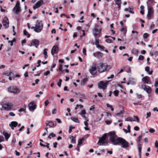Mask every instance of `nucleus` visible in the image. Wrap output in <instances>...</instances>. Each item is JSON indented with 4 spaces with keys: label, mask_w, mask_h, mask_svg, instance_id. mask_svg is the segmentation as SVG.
Returning a JSON list of instances; mask_svg holds the SVG:
<instances>
[{
    "label": "nucleus",
    "mask_w": 158,
    "mask_h": 158,
    "mask_svg": "<svg viewBox=\"0 0 158 158\" xmlns=\"http://www.w3.org/2000/svg\"><path fill=\"white\" fill-rule=\"evenodd\" d=\"M16 141V139L15 138H13L12 141V144L14 145Z\"/></svg>",
    "instance_id": "nucleus-57"
},
{
    "label": "nucleus",
    "mask_w": 158,
    "mask_h": 158,
    "mask_svg": "<svg viewBox=\"0 0 158 158\" xmlns=\"http://www.w3.org/2000/svg\"><path fill=\"white\" fill-rule=\"evenodd\" d=\"M43 23L41 21L37 20L36 22L35 27L36 32H41L43 28Z\"/></svg>",
    "instance_id": "nucleus-3"
},
{
    "label": "nucleus",
    "mask_w": 158,
    "mask_h": 158,
    "mask_svg": "<svg viewBox=\"0 0 158 158\" xmlns=\"http://www.w3.org/2000/svg\"><path fill=\"white\" fill-rule=\"evenodd\" d=\"M43 4V2L42 0H40L38 1L33 6V9L35 10Z\"/></svg>",
    "instance_id": "nucleus-17"
},
{
    "label": "nucleus",
    "mask_w": 158,
    "mask_h": 158,
    "mask_svg": "<svg viewBox=\"0 0 158 158\" xmlns=\"http://www.w3.org/2000/svg\"><path fill=\"white\" fill-rule=\"evenodd\" d=\"M94 56L95 57L98 59L102 57L103 56V54L100 52H98L94 53H93Z\"/></svg>",
    "instance_id": "nucleus-19"
},
{
    "label": "nucleus",
    "mask_w": 158,
    "mask_h": 158,
    "mask_svg": "<svg viewBox=\"0 0 158 158\" xmlns=\"http://www.w3.org/2000/svg\"><path fill=\"white\" fill-rule=\"evenodd\" d=\"M29 109L31 111H33L36 108V105L34 102H31L28 105Z\"/></svg>",
    "instance_id": "nucleus-14"
},
{
    "label": "nucleus",
    "mask_w": 158,
    "mask_h": 158,
    "mask_svg": "<svg viewBox=\"0 0 158 158\" xmlns=\"http://www.w3.org/2000/svg\"><path fill=\"white\" fill-rule=\"evenodd\" d=\"M122 29L120 30L121 31L123 32L125 34L127 32V30L123 27H122Z\"/></svg>",
    "instance_id": "nucleus-40"
},
{
    "label": "nucleus",
    "mask_w": 158,
    "mask_h": 158,
    "mask_svg": "<svg viewBox=\"0 0 158 158\" xmlns=\"http://www.w3.org/2000/svg\"><path fill=\"white\" fill-rule=\"evenodd\" d=\"M23 34L24 35L27 36L28 38H29L30 36V34L27 31L26 29H25L23 31Z\"/></svg>",
    "instance_id": "nucleus-35"
},
{
    "label": "nucleus",
    "mask_w": 158,
    "mask_h": 158,
    "mask_svg": "<svg viewBox=\"0 0 158 158\" xmlns=\"http://www.w3.org/2000/svg\"><path fill=\"white\" fill-rule=\"evenodd\" d=\"M141 87L143 89L146 91L148 94H150L152 92L151 88L148 86L147 85L145 84L142 85Z\"/></svg>",
    "instance_id": "nucleus-12"
},
{
    "label": "nucleus",
    "mask_w": 158,
    "mask_h": 158,
    "mask_svg": "<svg viewBox=\"0 0 158 158\" xmlns=\"http://www.w3.org/2000/svg\"><path fill=\"white\" fill-rule=\"evenodd\" d=\"M149 131L151 133H153L155 131V130L151 128L149 129Z\"/></svg>",
    "instance_id": "nucleus-51"
},
{
    "label": "nucleus",
    "mask_w": 158,
    "mask_h": 158,
    "mask_svg": "<svg viewBox=\"0 0 158 158\" xmlns=\"http://www.w3.org/2000/svg\"><path fill=\"white\" fill-rule=\"evenodd\" d=\"M109 134L110 136V140L113 144L120 145L121 148H123L126 149L129 147V143L122 138H117L114 131L110 132Z\"/></svg>",
    "instance_id": "nucleus-1"
},
{
    "label": "nucleus",
    "mask_w": 158,
    "mask_h": 158,
    "mask_svg": "<svg viewBox=\"0 0 158 158\" xmlns=\"http://www.w3.org/2000/svg\"><path fill=\"white\" fill-rule=\"evenodd\" d=\"M8 91L9 92L16 94L20 92V89L16 86H10L8 88Z\"/></svg>",
    "instance_id": "nucleus-6"
},
{
    "label": "nucleus",
    "mask_w": 158,
    "mask_h": 158,
    "mask_svg": "<svg viewBox=\"0 0 158 158\" xmlns=\"http://www.w3.org/2000/svg\"><path fill=\"white\" fill-rule=\"evenodd\" d=\"M59 51V48L57 46L54 45L52 48L51 51V53L52 55H53L55 54H57Z\"/></svg>",
    "instance_id": "nucleus-16"
},
{
    "label": "nucleus",
    "mask_w": 158,
    "mask_h": 158,
    "mask_svg": "<svg viewBox=\"0 0 158 158\" xmlns=\"http://www.w3.org/2000/svg\"><path fill=\"white\" fill-rule=\"evenodd\" d=\"M139 119L138 117L137 116H134L133 118H132V121L134 122L137 121L138 122H139Z\"/></svg>",
    "instance_id": "nucleus-30"
},
{
    "label": "nucleus",
    "mask_w": 158,
    "mask_h": 158,
    "mask_svg": "<svg viewBox=\"0 0 158 158\" xmlns=\"http://www.w3.org/2000/svg\"><path fill=\"white\" fill-rule=\"evenodd\" d=\"M2 107L5 110L10 111L11 110L13 107V105L11 103H5L2 105Z\"/></svg>",
    "instance_id": "nucleus-7"
},
{
    "label": "nucleus",
    "mask_w": 158,
    "mask_h": 158,
    "mask_svg": "<svg viewBox=\"0 0 158 158\" xmlns=\"http://www.w3.org/2000/svg\"><path fill=\"white\" fill-rule=\"evenodd\" d=\"M83 53L84 55H86V49L85 48H84L83 49Z\"/></svg>",
    "instance_id": "nucleus-46"
},
{
    "label": "nucleus",
    "mask_w": 158,
    "mask_h": 158,
    "mask_svg": "<svg viewBox=\"0 0 158 158\" xmlns=\"http://www.w3.org/2000/svg\"><path fill=\"white\" fill-rule=\"evenodd\" d=\"M40 43L39 41L37 39H34L31 41V45H29V46H34L36 48H37Z\"/></svg>",
    "instance_id": "nucleus-13"
},
{
    "label": "nucleus",
    "mask_w": 158,
    "mask_h": 158,
    "mask_svg": "<svg viewBox=\"0 0 158 158\" xmlns=\"http://www.w3.org/2000/svg\"><path fill=\"white\" fill-rule=\"evenodd\" d=\"M85 139L83 138L80 139L78 140L77 146H79L80 145L81 146L82 144V142Z\"/></svg>",
    "instance_id": "nucleus-29"
},
{
    "label": "nucleus",
    "mask_w": 158,
    "mask_h": 158,
    "mask_svg": "<svg viewBox=\"0 0 158 158\" xmlns=\"http://www.w3.org/2000/svg\"><path fill=\"white\" fill-rule=\"evenodd\" d=\"M3 134L5 137L6 140H7L10 137V135L6 131L3 132Z\"/></svg>",
    "instance_id": "nucleus-25"
},
{
    "label": "nucleus",
    "mask_w": 158,
    "mask_h": 158,
    "mask_svg": "<svg viewBox=\"0 0 158 158\" xmlns=\"http://www.w3.org/2000/svg\"><path fill=\"white\" fill-rule=\"evenodd\" d=\"M21 8L20 6V3L19 1L17 2L15 6L13 8V11L15 14H18L20 11Z\"/></svg>",
    "instance_id": "nucleus-10"
},
{
    "label": "nucleus",
    "mask_w": 158,
    "mask_h": 158,
    "mask_svg": "<svg viewBox=\"0 0 158 158\" xmlns=\"http://www.w3.org/2000/svg\"><path fill=\"white\" fill-rule=\"evenodd\" d=\"M95 44L96 45L97 47H98L100 45L99 44V40L98 39L96 40Z\"/></svg>",
    "instance_id": "nucleus-42"
},
{
    "label": "nucleus",
    "mask_w": 158,
    "mask_h": 158,
    "mask_svg": "<svg viewBox=\"0 0 158 158\" xmlns=\"http://www.w3.org/2000/svg\"><path fill=\"white\" fill-rule=\"evenodd\" d=\"M133 9L131 8H130V10H129V12L132 14H134V12L133 11Z\"/></svg>",
    "instance_id": "nucleus-59"
},
{
    "label": "nucleus",
    "mask_w": 158,
    "mask_h": 158,
    "mask_svg": "<svg viewBox=\"0 0 158 158\" xmlns=\"http://www.w3.org/2000/svg\"><path fill=\"white\" fill-rule=\"evenodd\" d=\"M109 81H100L98 85V88L103 90L105 89L106 88L107 85Z\"/></svg>",
    "instance_id": "nucleus-5"
},
{
    "label": "nucleus",
    "mask_w": 158,
    "mask_h": 158,
    "mask_svg": "<svg viewBox=\"0 0 158 158\" xmlns=\"http://www.w3.org/2000/svg\"><path fill=\"white\" fill-rule=\"evenodd\" d=\"M48 49H44V50L43 54L44 55V58L45 59H46L48 58V56L47 55V51Z\"/></svg>",
    "instance_id": "nucleus-27"
},
{
    "label": "nucleus",
    "mask_w": 158,
    "mask_h": 158,
    "mask_svg": "<svg viewBox=\"0 0 158 158\" xmlns=\"http://www.w3.org/2000/svg\"><path fill=\"white\" fill-rule=\"evenodd\" d=\"M78 114L81 115L83 114H86V112L85 110H82L78 113Z\"/></svg>",
    "instance_id": "nucleus-38"
},
{
    "label": "nucleus",
    "mask_w": 158,
    "mask_h": 158,
    "mask_svg": "<svg viewBox=\"0 0 158 158\" xmlns=\"http://www.w3.org/2000/svg\"><path fill=\"white\" fill-rule=\"evenodd\" d=\"M45 143L47 144L46 145H44L42 144L41 143H40V146L44 147H46L47 148H49V144L48 143Z\"/></svg>",
    "instance_id": "nucleus-34"
},
{
    "label": "nucleus",
    "mask_w": 158,
    "mask_h": 158,
    "mask_svg": "<svg viewBox=\"0 0 158 158\" xmlns=\"http://www.w3.org/2000/svg\"><path fill=\"white\" fill-rule=\"evenodd\" d=\"M9 114L10 115L12 116H15V114L13 112H10L9 113Z\"/></svg>",
    "instance_id": "nucleus-63"
},
{
    "label": "nucleus",
    "mask_w": 158,
    "mask_h": 158,
    "mask_svg": "<svg viewBox=\"0 0 158 158\" xmlns=\"http://www.w3.org/2000/svg\"><path fill=\"white\" fill-rule=\"evenodd\" d=\"M102 29L101 26L98 25H96L95 26L94 30L96 32L98 33H95L94 35L95 37H100V33Z\"/></svg>",
    "instance_id": "nucleus-9"
},
{
    "label": "nucleus",
    "mask_w": 158,
    "mask_h": 158,
    "mask_svg": "<svg viewBox=\"0 0 158 158\" xmlns=\"http://www.w3.org/2000/svg\"><path fill=\"white\" fill-rule=\"evenodd\" d=\"M26 109V106H24L23 107V108H20L19 110V111L20 112H21L22 111L25 112Z\"/></svg>",
    "instance_id": "nucleus-36"
},
{
    "label": "nucleus",
    "mask_w": 158,
    "mask_h": 158,
    "mask_svg": "<svg viewBox=\"0 0 158 158\" xmlns=\"http://www.w3.org/2000/svg\"><path fill=\"white\" fill-rule=\"evenodd\" d=\"M134 129L137 131H138L139 130V128L138 126H135L134 127Z\"/></svg>",
    "instance_id": "nucleus-64"
},
{
    "label": "nucleus",
    "mask_w": 158,
    "mask_h": 158,
    "mask_svg": "<svg viewBox=\"0 0 158 158\" xmlns=\"http://www.w3.org/2000/svg\"><path fill=\"white\" fill-rule=\"evenodd\" d=\"M144 56L142 55H140L139 57V60H143L144 59Z\"/></svg>",
    "instance_id": "nucleus-50"
},
{
    "label": "nucleus",
    "mask_w": 158,
    "mask_h": 158,
    "mask_svg": "<svg viewBox=\"0 0 158 158\" xmlns=\"http://www.w3.org/2000/svg\"><path fill=\"white\" fill-rule=\"evenodd\" d=\"M37 62L38 65L37 66V67H38L40 66V63L41 62V61L40 60H38Z\"/></svg>",
    "instance_id": "nucleus-61"
},
{
    "label": "nucleus",
    "mask_w": 158,
    "mask_h": 158,
    "mask_svg": "<svg viewBox=\"0 0 158 158\" xmlns=\"http://www.w3.org/2000/svg\"><path fill=\"white\" fill-rule=\"evenodd\" d=\"M71 119L73 122L76 123H79L80 121L78 120V118L76 117H72L71 118Z\"/></svg>",
    "instance_id": "nucleus-26"
},
{
    "label": "nucleus",
    "mask_w": 158,
    "mask_h": 158,
    "mask_svg": "<svg viewBox=\"0 0 158 158\" xmlns=\"http://www.w3.org/2000/svg\"><path fill=\"white\" fill-rule=\"evenodd\" d=\"M119 91L117 89H115L114 92L113 93L115 96L117 97L118 95Z\"/></svg>",
    "instance_id": "nucleus-37"
},
{
    "label": "nucleus",
    "mask_w": 158,
    "mask_h": 158,
    "mask_svg": "<svg viewBox=\"0 0 158 158\" xmlns=\"http://www.w3.org/2000/svg\"><path fill=\"white\" fill-rule=\"evenodd\" d=\"M70 139H71V142L72 143H74L76 142V139L75 137L71 136L70 137Z\"/></svg>",
    "instance_id": "nucleus-31"
},
{
    "label": "nucleus",
    "mask_w": 158,
    "mask_h": 158,
    "mask_svg": "<svg viewBox=\"0 0 158 158\" xmlns=\"http://www.w3.org/2000/svg\"><path fill=\"white\" fill-rule=\"evenodd\" d=\"M151 113L150 112L147 113V114H146L147 117H146V118H148L150 117L151 116Z\"/></svg>",
    "instance_id": "nucleus-53"
},
{
    "label": "nucleus",
    "mask_w": 158,
    "mask_h": 158,
    "mask_svg": "<svg viewBox=\"0 0 158 158\" xmlns=\"http://www.w3.org/2000/svg\"><path fill=\"white\" fill-rule=\"evenodd\" d=\"M50 135V136H51V137H54L56 136V135L54 134L53 133H51Z\"/></svg>",
    "instance_id": "nucleus-62"
},
{
    "label": "nucleus",
    "mask_w": 158,
    "mask_h": 158,
    "mask_svg": "<svg viewBox=\"0 0 158 158\" xmlns=\"http://www.w3.org/2000/svg\"><path fill=\"white\" fill-rule=\"evenodd\" d=\"M150 67L149 66H147L145 68V70L148 72V74L151 75L152 74V71H149Z\"/></svg>",
    "instance_id": "nucleus-28"
},
{
    "label": "nucleus",
    "mask_w": 158,
    "mask_h": 158,
    "mask_svg": "<svg viewBox=\"0 0 158 158\" xmlns=\"http://www.w3.org/2000/svg\"><path fill=\"white\" fill-rule=\"evenodd\" d=\"M83 18H84L83 16H82L80 19V20H81V21H78V22L79 23H83L84 22V20H83Z\"/></svg>",
    "instance_id": "nucleus-56"
},
{
    "label": "nucleus",
    "mask_w": 158,
    "mask_h": 158,
    "mask_svg": "<svg viewBox=\"0 0 158 158\" xmlns=\"http://www.w3.org/2000/svg\"><path fill=\"white\" fill-rule=\"evenodd\" d=\"M111 69V66L106 63H100L98 67V70L99 72L102 73L108 71Z\"/></svg>",
    "instance_id": "nucleus-2"
},
{
    "label": "nucleus",
    "mask_w": 158,
    "mask_h": 158,
    "mask_svg": "<svg viewBox=\"0 0 158 158\" xmlns=\"http://www.w3.org/2000/svg\"><path fill=\"white\" fill-rule=\"evenodd\" d=\"M106 135L104 134L101 138H99V140L98 143L100 145H106L107 144L108 142L106 140Z\"/></svg>",
    "instance_id": "nucleus-4"
},
{
    "label": "nucleus",
    "mask_w": 158,
    "mask_h": 158,
    "mask_svg": "<svg viewBox=\"0 0 158 158\" xmlns=\"http://www.w3.org/2000/svg\"><path fill=\"white\" fill-rule=\"evenodd\" d=\"M132 51L133 53L135 54H138L139 52L138 49L136 48H133L132 49Z\"/></svg>",
    "instance_id": "nucleus-41"
},
{
    "label": "nucleus",
    "mask_w": 158,
    "mask_h": 158,
    "mask_svg": "<svg viewBox=\"0 0 158 158\" xmlns=\"http://www.w3.org/2000/svg\"><path fill=\"white\" fill-rule=\"evenodd\" d=\"M125 120L126 121H132V118L130 117H127L125 119Z\"/></svg>",
    "instance_id": "nucleus-44"
},
{
    "label": "nucleus",
    "mask_w": 158,
    "mask_h": 158,
    "mask_svg": "<svg viewBox=\"0 0 158 158\" xmlns=\"http://www.w3.org/2000/svg\"><path fill=\"white\" fill-rule=\"evenodd\" d=\"M52 112L53 114H55L56 112V109H54L52 110Z\"/></svg>",
    "instance_id": "nucleus-60"
},
{
    "label": "nucleus",
    "mask_w": 158,
    "mask_h": 158,
    "mask_svg": "<svg viewBox=\"0 0 158 158\" xmlns=\"http://www.w3.org/2000/svg\"><path fill=\"white\" fill-rule=\"evenodd\" d=\"M149 36V35L147 33H145L143 35V37L144 39L147 38Z\"/></svg>",
    "instance_id": "nucleus-45"
},
{
    "label": "nucleus",
    "mask_w": 158,
    "mask_h": 158,
    "mask_svg": "<svg viewBox=\"0 0 158 158\" xmlns=\"http://www.w3.org/2000/svg\"><path fill=\"white\" fill-rule=\"evenodd\" d=\"M142 81L146 84L151 83V81L150 78L148 76H145L143 77L142 79Z\"/></svg>",
    "instance_id": "nucleus-18"
},
{
    "label": "nucleus",
    "mask_w": 158,
    "mask_h": 158,
    "mask_svg": "<svg viewBox=\"0 0 158 158\" xmlns=\"http://www.w3.org/2000/svg\"><path fill=\"white\" fill-rule=\"evenodd\" d=\"M47 123H45L46 126H48L50 127H51L54 125V123L53 122L50 121H47Z\"/></svg>",
    "instance_id": "nucleus-22"
},
{
    "label": "nucleus",
    "mask_w": 158,
    "mask_h": 158,
    "mask_svg": "<svg viewBox=\"0 0 158 158\" xmlns=\"http://www.w3.org/2000/svg\"><path fill=\"white\" fill-rule=\"evenodd\" d=\"M115 115L116 116H119V117L123 118V112L122 111H121L120 112L117 113L115 114Z\"/></svg>",
    "instance_id": "nucleus-32"
},
{
    "label": "nucleus",
    "mask_w": 158,
    "mask_h": 158,
    "mask_svg": "<svg viewBox=\"0 0 158 158\" xmlns=\"http://www.w3.org/2000/svg\"><path fill=\"white\" fill-rule=\"evenodd\" d=\"M2 23L3 25L5 27V28H7L9 26V21L8 18L6 17L3 19Z\"/></svg>",
    "instance_id": "nucleus-15"
},
{
    "label": "nucleus",
    "mask_w": 158,
    "mask_h": 158,
    "mask_svg": "<svg viewBox=\"0 0 158 158\" xmlns=\"http://www.w3.org/2000/svg\"><path fill=\"white\" fill-rule=\"evenodd\" d=\"M155 26V25L154 24H153V23H152L151 26L150 27V28L151 29H153L154 27Z\"/></svg>",
    "instance_id": "nucleus-54"
},
{
    "label": "nucleus",
    "mask_w": 158,
    "mask_h": 158,
    "mask_svg": "<svg viewBox=\"0 0 158 158\" xmlns=\"http://www.w3.org/2000/svg\"><path fill=\"white\" fill-rule=\"evenodd\" d=\"M74 128H75L74 127H73L72 126H70L69 127V132L70 133L71 132V131L72 130V129H74Z\"/></svg>",
    "instance_id": "nucleus-49"
},
{
    "label": "nucleus",
    "mask_w": 158,
    "mask_h": 158,
    "mask_svg": "<svg viewBox=\"0 0 158 158\" xmlns=\"http://www.w3.org/2000/svg\"><path fill=\"white\" fill-rule=\"evenodd\" d=\"M2 74L9 77L12 74H13V73L11 71H10L6 72H3V73Z\"/></svg>",
    "instance_id": "nucleus-23"
},
{
    "label": "nucleus",
    "mask_w": 158,
    "mask_h": 158,
    "mask_svg": "<svg viewBox=\"0 0 158 158\" xmlns=\"http://www.w3.org/2000/svg\"><path fill=\"white\" fill-rule=\"evenodd\" d=\"M87 81V79L86 78H84L81 82V85L82 86L84 85Z\"/></svg>",
    "instance_id": "nucleus-33"
},
{
    "label": "nucleus",
    "mask_w": 158,
    "mask_h": 158,
    "mask_svg": "<svg viewBox=\"0 0 158 158\" xmlns=\"http://www.w3.org/2000/svg\"><path fill=\"white\" fill-rule=\"evenodd\" d=\"M106 43H112L113 41L111 40V38H109L106 39Z\"/></svg>",
    "instance_id": "nucleus-39"
},
{
    "label": "nucleus",
    "mask_w": 158,
    "mask_h": 158,
    "mask_svg": "<svg viewBox=\"0 0 158 158\" xmlns=\"http://www.w3.org/2000/svg\"><path fill=\"white\" fill-rule=\"evenodd\" d=\"M50 73L49 71L48 70L46 72L44 73V74L45 76H47Z\"/></svg>",
    "instance_id": "nucleus-55"
},
{
    "label": "nucleus",
    "mask_w": 158,
    "mask_h": 158,
    "mask_svg": "<svg viewBox=\"0 0 158 158\" xmlns=\"http://www.w3.org/2000/svg\"><path fill=\"white\" fill-rule=\"evenodd\" d=\"M88 121L89 120L87 119L85 120L84 122V125L85 126V127H84V129L86 131H88L89 130V128L88 127L89 126Z\"/></svg>",
    "instance_id": "nucleus-21"
},
{
    "label": "nucleus",
    "mask_w": 158,
    "mask_h": 158,
    "mask_svg": "<svg viewBox=\"0 0 158 158\" xmlns=\"http://www.w3.org/2000/svg\"><path fill=\"white\" fill-rule=\"evenodd\" d=\"M141 149H142L141 147L139 146L138 147L139 154L140 156L141 154Z\"/></svg>",
    "instance_id": "nucleus-43"
},
{
    "label": "nucleus",
    "mask_w": 158,
    "mask_h": 158,
    "mask_svg": "<svg viewBox=\"0 0 158 158\" xmlns=\"http://www.w3.org/2000/svg\"><path fill=\"white\" fill-rule=\"evenodd\" d=\"M116 4L117 5L119 8V10L121 8V0H114Z\"/></svg>",
    "instance_id": "nucleus-24"
},
{
    "label": "nucleus",
    "mask_w": 158,
    "mask_h": 158,
    "mask_svg": "<svg viewBox=\"0 0 158 158\" xmlns=\"http://www.w3.org/2000/svg\"><path fill=\"white\" fill-rule=\"evenodd\" d=\"M105 123L109 125L111 123L112 121L111 120H106L105 121Z\"/></svg>",
    "instance_id": "nucleus-52"
},
{
    "label": "nucleus",
    "mask_w": 158,
    "mask_h": 158,
    "mask_svg": "<svg viewBox=\"0 0 158 158\" xmlns=\"http://www.w3.org/2000/svg\"><path fill=\"white\" fill-rule=\"evenodd\" d=\"M58 70L60 71H62V65L61 64H59Z\"/></svg>",
    "instance_id": "nucleus-48"
},
{
    "label": "nucleus",
    "mask_w": 158,
    "mask_h": 158,
    "mask_svg": "<svg viewBox=\"0 0 158 158\" xmlns=\"http://www.w3.org/2000/svg\"><path fill=\"white\" fill-rule=\"evenodd\" d=\"M96 64L94 63H93L92 65L90 67L89 69V71L91 74L92 75H94L97 73V69H98L96 66Z\"/></svg>",
    "instance_id": "nucleus-8"
},
{
    "label": "nucleus",
    "mask_w": 158,
    "mask_h": 158,
    "mask_svg": "<svg viewBox=\"0 0 158 158\" xmlns=\"http://www.w3.org/2000/svg\"><path fill=\"white\" fill-rule=\"evenodd\" d=\"M148 19H151L153 15V8L151 6H148Z\"/></svg>",
    "instance_id": "nucleus-11"
},
{
    "label": "nucleus",
    "mask_w": 158,
    "mask_h": 158,
    "mask_svg": "<svg viewBox=\"0 0 158 158\" xmlns=\"http://www.w3.org/2000/svg\"><path fill=\"white\" fill-rule=\"evenodd\" d=\"M18 123L15 121H12L9 124V126L13 130L14 129V127L18 126Z\"/></svg>",
    "instance_id": "nucleus-20"
},
{
    "label": "nucleus",
    "mask_w": 158,
    "mask_h": 158,
    "mask_svg": "<svg viewBox=\"0 0 158 158\" xmlns=\"http://www.w3.org/2000/svg\"><path fill=\"white\" fill-rule=\"evenodd\" d=\"M49 103V102L48 100H46L45 102H44V104H45V107L47 106L48 104Z\"/></svg>",
    "instance_id": "nucleus-47"
},
{
    "label": "nucleus",
    "mask_w": 158,
    "mask_h": 158,
    "mask_svg": "<svg viewBox=\"0 0 158 158\" xmlns=\"http://www.w3.org/2000/svg\"><path fill=\"white\" fill-rule=\"evenodd\" d=\"M12 29H13V31L14 33L13 35H15L16 34V32H15V27L14 26H13L12 27Z\"/></svg>",
    "instance_id": "nucleus-58"
}]
</instances>
